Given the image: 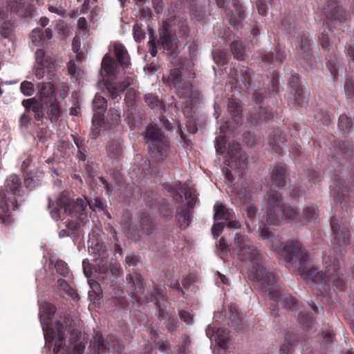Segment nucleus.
Instances as JSON below:
<instances>
[{"instance_id":"obj_1","label":"nucleus","mask_w":354,"mask_h":354,"mask_svg":"<svg viewBox=\"0 0 354 354\" xmlns=\"http://www.w3.org/2000/svg\"><path fill=\"white\" fill-rule=\"evenodd\" d=\"M24 192L20 177L11 174L6 180L0 189V222L9 224L11 222L10 209L16 210L24 202Z\"/></svg>"},{"instance_id":"obj_2","label":"nucleus","mask_w":354,"mask_h":354,"mask_svg":"<svg viewBox=\"0 0 354 354\" xmlns=\"http://www.w3.org/2000/svg\"><path fill=\"white\" fill-rule=\"evenodd\" d=\"M264 217L270 225H277L282 219L301 220L297 209L286 205L282 201L281 194L277 191L270 190L264 196Z\"/></svg>"},{"instance_id":"obj_3","label":"nucleus","mask_w":354,"mask_h":354,"mask_svg":"<svg viewBox=\"0 0 354 354\" xmlns=\"http://www.w3.org/2000/svg\"><path fill=\"white\" fill-rule=\"evenodd\" d=\"M270 241L272 250L284 257L287 267L292 266L303 272L306 271L308 254L299 242L291 241L284 245L276 236L272 237Z\"/></svg>"},{"instance_id":"obj_4","label":"nucleus","mask_w":354,"mask_h":354,"mask_svg":"<svg viewBox=\"0 0 354 354\" xmlns=\"http://www.w3.org/2000/svg\"><path fill=\"white\" fill-rule=\"evenodd\" d=\"M145 142L148 145L150 157L157 162L163 161L168 156L169 138L156 124L148 125L144 132Z\"/></svg>"},{"instance_id":"obj_5","label":"nucleus","mask_w":354,"mask_h":354,"mask_svg":"<svg viewBox=\"0 0 354 354\" xmlns=\"http://www.w3.org/2000/svg\"><path fill=\"white\" fill-rule=\"evenodd\" d=\"M325 270L319 272L315 268H310L308 272L313 281L330 285L332 283L338 288H342L344 280L338 272V262L335 257L324 255Z\"/></svg>"},{"instance_id":"obj_6","label":"nucleus","mask_w":354,"mask_h":354,"mask_svg":"<svg viewBox=\"0 0 354 354\" xmlns=\"http://www.w3.org/2000/svg\"><path fill=\"white\" fill-rule=\"evenodd\" d=\"M234 250L241 261H255L259 259V252L257 247L245 235L237 233L234 238Z\"/></svg>"},{"instance_id":"obj_7","label":"nucleus","mask_w":354,"mask_h":354,"mask_svg":"<svg viewBox=\"0 0 354 354\" xmlns=\"http://www.w3.org/2000/svg\"><path fill=\"white\" fill-rule=\"evenodd\" d=\"M91 345L97 354H106L111 349L113 354H122L124 350L122 342L113 335H109L106 339L96 335Z\"/></svg>"},{"instance_id":"obj_8","label":"nucleus","mask_w":354,"mask_h":354,"mask_svg":"<svg viewBox=\"0 0 354 354\" xmlns=\"http://www.w3.org/2000/svg\"><path fill=\"white\" fill-rule=\"evenodd\" d=\"M39 89V97L46 104V107L50 108V120H57L60 114V108L55 96V88L50 82H42L38 85Z\"/></svg>"},{"instance_id":"obj_9","label":"nucleus","mask_w":354,"mask_h":354,"mask_svg":"<svg viewBox=\"0 0 354 354\" xmlns=\"http://www.w3.org/2000/svg\"><path fill=\"white\" fill-rule=\"evenodd\" d=\"M66 326L56 322L55 326H51L44 332V338L46 344L55 341L53 352L55 354H59L64 350L66 342Z\"/></svg>"},{"instance_id":"obj_10","label":"nucleus","mask_w":354,"mask_h":354,"mask_svg":"<svg viewBox=\"0 0 354 354\" xmlns=\"http://www.w3.org/2000/svg\"><path fill=\"white\" fill-rule=\"evenodd\" d=\"M253 272L249 274L252 281L259 283L263 291L274 288L275 284L274 274L263 267H254Z\"/></svg>"},{"instance_id":"obj_11","label":"nucleus","mask_w":354,"mask_h":354,"mask_svg":"<svg viewBox=\"0 0 354 354\" xmlns=\"http://www.w3.org/2000/svg\"><path fill=\"white\" fill-rule=\"evenodd\" d=\"M159 37L164 50L174 52L177 48L178 40L168 23H163L159 28Z\"/></svg>"},{"instance_id":"obj_12","label":"nucleus","mask_w":354,"mask_h":354,"mask_svg":"<svg viewBox=\"0 0 354 354\" xmlns=\"http://www.w3.org/2000/svg\"><path fill=\"white\" fill-rule=\"evenodd\" d=\"M88 205V201L82 198H77L75 201L71 199H66V201H64L60 198L57 201V206L63 207L66 212L75 216L83 214Z\"/></svg>"},{"instance_id":"obj_13","label":"nucleus","mask_w":354,"mask_h":354,"mask_svg":"<svg viewBox=\"0 0 354 354\" xmlns=\"http://www.w3.org/2000/svg\"><path fill=\"white\" fill-rule=\"evenodd\" d=\"M133 78L131 77H127L119 86V88H117L113 83L111 82H100L97 84L99 88L103 93H107L110 97L113 99H116L119 95L118 89L120 91H124L129 86L133 84Z\"/></svg>"},{"instance_id":"obj_14","label":"nucleus","mask_w":354,"mask_h":354,"mask_svg":"<svg viewBox=\"0 0 354 354\" xmlns=\"http://www.w3.org/2000/svg\"><path fill=\"white\" fill-rule=\"evenodd\" d=\"M232 6L234 10L228 13V21L234 28L239 29L242 27V22L245 19V12L239 0H232Z\"/></svg>"},{"instance_id":"obj_15","label":"nucleus","mask_w":354,"mask_h":354,"mask_svg":"<svg viewBox=\"0 0 354 354\" xmlns=\"http://www.w3.org/2000/svg\"><path fill=\"white\" fill-rule=\"evenodd\" d=\"M120 224L123 232L128 239L137 241L141 239L138 227L130 222L129 215H124L121 218Z\"/></svg>"},{"instance_id":"obj_16","label":"nucleus","mask_w":354,"mask_h":354,"mask_svg":"<svg viewBox=\"0 0 354 354\" xmlns=\"http://www.w3.org/2000/svg\"><path fill=\"white\" fill-rule=\"evenodd\" d=\"M331 227L335 235V239L339 245L351 243L350 232L346 227H342L333 218L331 221Z\"/></svg>"},{"instance_id":"obj_17","label":"nucleus","mask_w":354,"mask_h":354,"mask_svg":"<svg viewBox=\"0 0 354 354\" xmlns=\"http://www.w3.org/2000/svg\"><path fill=\"white\" fill-rule=\"evenodd\" d=\"M272 185L277 187H286L289 185L286 176V168L283 166H276L272 173Z\"/></svg>"},{"instance_id":"obj_18","label":"nucleus","mask_w":354,"mask_h":354,"mask_svg":"<svg viewBox=\"0 0 354 354\" xmlns=\"http://www.w3.org/2000/svg\"><path fill=\"white\" fill-rule=\"evenodd\" d=\"M55 313V306L50 303H43L39 309V319L44 332L47 330L48 320L50 319Z\"/></svg>"},{"instance_id":"obj_19","label":"nucleus","mask_w":354,"mask_h":354,"mask_svg":"<svg viewBox=\"0 0 354 354\" xmlns=\"http://www.w3.org/2000/svg\"><path fill=\"white\" fill-rule=\"evenodd\" d=\"M232 167L235 169L242 171L245 170L248 165V156L240 149H236L235 153L232 151H230Z\"/></svg>"},{"instance_id":"obj_20","label":"nucleus","mask_w":354,"mask_h":354,"mask_svg":"<svg viewBox=\"0 0 354 354\" xmlns=\"http://www.w3.org/2000/svg\"><path fill=\"white\" fill-rule=\"evenodd\" d=\"M113 48L118 64L124 68L129 67L131 64L130 57L124 46L120 43H115Z\"/></svg>"},{"instance_id":"obj_21","label":"nucleus","mask_w":354,"mask_h":354,"mask_svg":"<svg viewBox=\"0 0 354 354\" xmlns=\"http://www.w3.org/2000/svg\"><path fill=\"white\" fill-rule=\"evenodd\" d=\"M298 56L306 61L310 60L312 57V52L310 48V40L306 35L300 38L299 44L297 47Z\"/></svg>"},{"instance_id":"obj_22","label":"nucleus","mask_w":354,"mask_h":354,"mask_svg":"<svg viewBox=\"0 0 354 354\" xmlns=\"http://www.w3.org/2000/svg\"><path fill=\"white\" fill-rule=\"evenodd\" d=\"M102 68L108 76L115 77L118 73V64L109 54H106L102 61Z\"/></svg>"},{"instance_id":"obj_23","label":"nucleus","mask_w":354,"mask_h":354,"mask_svg":"<svg viewBox=\"0 0 354 354\" xmlns=\"http://www.w3.org/2000/svg\"><path fill=\"white\" fill-rule=\"evenodd\" d=\"M230 50L234 58L238 60H245L247 57L246 48L240 39L234 40L230 44Z\"/></svg>"},{"instance_id":"obj_24","label":"nucleus","mask_w":354,"mask_h":354,"mask_svg":"<svg viewBox=\"0 0 354 354\" xmlns=\"http://www.w3.org/2000/svg\"><path fill=\"white\" fill-rule=\"evenodd\" d=\"M255 113H254V120L256 122H265L268 120H270L274 116V111L272 109L268 108L267 106H263V105H259L258 106H254Z\"/></svg>"},{"instance_id":"obj_25","label":"nucleus","mask_w":354,"mask_h":354,"mask_svg":"<svg viewBox=\"0 0 354 354\" xmlns=\"http://www.w3.org/2000/svg\"><path fill=\"white\" fill-rule=\"evenodd\" d=\"M227 111L232 115L234 121L239 124L241 122L242 109L239 102L234 99H229L227 104Z\"/></svg>"},{"instance_id":"obj_26","label":"nucleus","mask_w":354,"mask_h":354,"mask_svg":"<svg viewBox=\"0 0 354 354\" xmlns=\"http://www.w3.org/2000/svg\"><path fill=\"white\" fill-rule=\"evenodd\" d=\"M191 208L187 207H182L180 210L177 211L176 217L179 226L182 229L187 228L191 223Z\"/></svg>"},{"instance_id":"obj_27","label":"nucleus","mask_w":354,"mask_h":354,"mask_svg":"<svg viewBox=\"0 0 354 354\" xmlns=\"http://www.w3.org/2000/svg\"><path fill=\"white\" fill-rule=\"evenodd\" d=\"M44 173L40 171H31L26 174L24 180L25 185L27 188H35L39 185Z\"/></svg>"},{"instance_id":"obj_28","label":"nucleus","mask_w":354,"mask_h":354,"mask_svg":"<svg viewBox=\"0 0 354 354\" xmlns=\"http://www.w3.org/2000/svg\"><path fill=\"white\" fill-rule=\"evenodd\" d=\"M70 341L73 344V354L84 353L86 342L84 339H82L80 334L77 333H72Z\"/></svg>"},{"instance_id":"obj_29","label":"nucleus","mask_w":354,"mask_h":354,"mask_svg":"<svg viewBox=\"0 0 354 354\" xmlns=\"http://www.w3.org/2000/svg\"><path fill=\"white\" fill-rule=\"evenodd\" d=\"M232 216V212L231 210L227 209L221 203H217L214 205V220H229L231 218Z\"/></svg>"},{"instance_id":"obj_30","label":"nucleus","mask_w":354,"mask_h":354,"mask_svg":"<svg viewBox=\"0 0 354 354\" xmlns=\"http://www.w3.org/2000/svg\"><path fill=\"white\" fill-rule=\"evenodd\" d=\"M174 88L176 89L178 95L181 97H191L193 95V86L189 81H182Z\"/></svg>"},{"instance_id":"obj_31","label":"nucleus","mask_w":354,"mask_h":354,"mask_svg":"<svg viewBox=\"0 0 354 354\" xmlns=\"http://www.w3.org/2000/svg\"><path fill=\"white\" fill-rule=\"evenodd\" d=\"M93 108L95 115H101L107 108L106 100L104 97L96 94L93 100Z\"/></svg>"},{"instance_id":"obj_32","label":"nucleus","mask_w":354,"mask_h":354,"mask_svg":"<svg viewBox=\"0 0 354 354\" xmlns=\"http://www.w3.org/2000/svg\"><path fill=\"white\" fill-rule=\"evenodd\" d=\"M182 70L180 68H176L171 70L168 80H162V81L169 86H176L180 84L183 80L181 78Z\"/></svg>"},{"instance_id":"obj_33","label":"nucleus","mask_w":354,"mask_h":354,"mask_svg":"<svg viewBox=\"0 0 354 354\" xmlns=\"http://www.w3.org/2000/svg\"><path fill=\"white\" fill-rule=\"evenodd\" d=\"M166 295L165 293V288L162 287L155 286L153 288V292L151 294L150 299L147 301H156L157 308H160V301H165Z\"/></svg>"},{"instance_id":"obj_34","label":"nucleus","mask_w":354,"mask_h":354,"mask_svg":"<svg viewBox=\"0 0 354 354\" xmlns=\"http://www.w3.org/2000/svg\"><path fill=\"white\" fill-rule=\"evenodd\" d=\"M57 285L60 290H62L67 295L70 296L73 299H79L80 297L76 290L72 288L64 279H58Z\"/></svg>"},{"instance_id":"obj_35","label":"nucleus","mask_w":354,"mask_h":354,"mask_svg":"<svg viewBox=\"0 0 354 354\" xmlns=\"http://www.w3.org/2000/svg\"><path fill=\"white\" fill-rule=\"evenodd\" d=\"M140 227L144 234L149 235L155 229V225L149 216H145L141 219Z\"/></svg>"},{"instance_id":"obj_36","label":"nucleus","mask_w":354,"mask_h":354,"mask_svg":"<svg viewBox=\"0 0 354 354\" xmlns=\"http://www.w3.org/2000/svg\"><path fill=\"white\" fill-rule=\"evenodd\" d=\"M24 2L22 0H15L7 3V8H10V12H15L19 15H24Z\"/></svg>"},{"instance_id":"obj_37","label":"nucleus","mask_w":354,"mask_h":354,"mask_svg":"<svg viewBox=\"0 0 354 354\" xmlns=\"http://www.w3.org/2000/svg\"><path fill=\"white\" fill-rule=\"evenodd\" d=\"M46 108V105L41 100L40 102L37 100L32 106V111L35 113V118L37 120H41L44 116V109Z\"/></svg>"},{"instance_id":"obj_38","label":"nucleus","mask_w":354,"mask_h":354,"mask_svg":"<svg viewBox=\"0 0 354 354\" xmlns=\"http://www.w3.org/2000/svg\"><path fill=\"white\" fill-rule=\"evenodd\" d=\"M55 59V55H48L46 56L44 62L40 65V66L46 68L49 73H52L55 71L57 68Z\"/></svg>"},{"instance_id":"obj_39","label":"nucleus","mask_w":354,"mask_h":354,"mask_svg":"<svg viewBox=\"0 0 354 354\" xmlns=\"http://www.w3.org/2000/svg\"><path fill=\"white\" fill-rule=\"evenodd\" d=\"M317 216V209L315 205L307 207L303 210L302 216L307 221H312L315 220Z\"/></svg>"},{"instance_id":"obj_40","label":"nucleus","mask_w":354,"mask_h":354,"mask_svg":"<svg viewBox=\"0 0 354 354\" xmlns=\"http://www.w3.org/2000/svg\"><path fill=\"white\" fill-rule=\"evenodd\" d=\"M108 150L109 156L112 158H118L122 153V147L118 142H111Z\"/></svg>"},{"instance_id":"obj_41","label":"nucleus","mask_w":354,"mask_h":354,"mask_svg":"<svg viewBox=\"0 0 354 354\" xmlns=\"http://www.w3.org/2000/svg\"><path fill=\"white\" fill-rule=\"evenodd\" d=\"M281 303L284 306V307L291 310H295L297 309L296 299L290 295L283 296L281 299Z\"/></svg>"},{"instance_id":"obj_42","label":"nucleus","mask_w":354,"mask_h":354,"mask_svg":"<svg viewBox=\"0 0 354 354\" xmlns=\"http://www.w3.org/2000/svg\"><path fill=\"white\" fill-rule=\"evenodd\" d=\"M194 191L190 188H185L184 190L185 197L187 200V207L191 209L194 208V206L196 202V197L194 194Z\"/></svg>"},{"instance_id":"obj_43","label":"nucleus","mask_w":354,"mask_h":354,"mask_svg":"<svg viewBox=\"0 0 354 354\" xmlns=\"http://www.w3.org/2000/svg\"><path fill=\"white\" fill-rule=\"evenodd\" d=\"M56 271L63 277H68L69 275V269L67 264L62 260H57L55 265Z\"/></svg>"},{"instance_id":"obj_44","label":"nucleus","mask_w":354,"mask_h":354,"mask_svg":"<svg viewBox=\"0 0 354 354\" xmlns=\"http://www.w3.org/2000/svg\"><path fill=\"white\" fill-rule=\"evenodd\" d=\"M214 58L217 63L221 65H224L228 62L230 57L224 50H217L214 54Z\"/></svg>"},{"instance_id":"obj_45","label":"nucleus","mask_w":354,"mask_h":354,"mask_svg":"<svg viewBox=\"0 0 354 354\" xmlns=\"http://www.w3.org/2000/svg\"><path fill=\"white\" fill-rule=\"evenodd\" d=\"M145 100L151 109L158 107L160 104V102L158 97L152 93L146 94L145 95Z\"/></svg>"},{"instance_id":"obj_46","label":"nucleus","mask_w":354,"mask_h":354,"mask_svg":"<svg viewBox=\"0 0 354 354\" xmlns=\"http://www.w3.org/2000/svg\"><path fill=\"white\" fill-rule=\"evenodd\" d=\"M21 93L26 96H31L34 93L33 84L30 82L24 81L20 86Z\"/></svg>"},{"instance_id":"obj_47","label":"nucleus","mask_w":354,"mask_h":354,"mask_svg":"<svg viewBox=\"0 0 354 354\" xmlns=\"http://www.w3.org/2000/svg\"><path fill=\"white\" fill-rule=\"evenodd\" d=\"M30 39L32 42L35 46H39L43 39V34L40 28L34 29L30 34Z\"/></svg>"},{"instance_id":"obj_48","label":"nucleus","mask_w":354,"mask_h":354,"mask_svg":"<svg viewBox=\"0 0 354 354\" xmlns=\"http://www.w3.org/2000/svg\"><path fill=\"white\" fill-rule=\"evenodd\" d=\"M133 34L135 40L137 42H140L145 37V33L142 30L141 27L138 24H135L133 27Z\"/></svg>"},{"instance_id":"obj_49","label":"nucleus","mask_w":354,"mask_h":354,"mask_svg":"<svg viewBox=\"0 0 354 354\" xmlns=\"http://www.w3.org/2000/svg\"><path fill=\"white\" fill-rule=\"evenodd\" d=\"M291 92L295 95V100L298 104L304 103V91L301 86H297L295 89H292Z\"/></svg>"},{"instance_id":"obj_50","label":"nucleus","mask_w":354,"mask_h":354,"mask_svg":"<svg viewBox=\"0 0 354 354\" xmlns=\"http://www.w3.org/2000/svg\"><path fill=\"white\" fill-rule=\"evenodd\" d=\"M71 234V236L75 238L77 236V230L80 227L79 224L75 221H68L66 225Z\"/></svg>"},{"instance_id":"obj_51","label":"nucleus","mask_w":354,"mask_h":354,"mask_svg":"<svg viewBox=\"0 0 354 354\" xmlns=\"http://www.w3.org/2000/svg\"><path fill=\"white\" fill-rule=\"evenodd\" d=\"M338 125L341 130H348L351 128L350 119L345 115H340Z\"/></svg>"},{"instance_id":"obj_52","label":"nucleus","mask_w":354,"mask_h":354,"mask_svg":"<svg viewBox=\"0 0 354 354\" xmlns=\"http://www.w3.org/2000/svg\"><path fill=\"white\" fill-rule=\"evenodd\" d=\"M295 344L293 342H286L280 348L281 354H292L295 350Z\"/></svg>"},{"instance_id":"obj_53","label":"nucleus","mask_w":354,"mask_h":354,"mask_svg":"<svg viewBox=\"0 0 354 354\" xmlns=\"http://www.w3.org/2000/svg\"><path fill=\"white\" fill-rule=\"evenodd\" d=\"M259 234L263 239H271L272 237L274 236L272 232L266 227H259Z\"/></svg>"},{"instance_id":"obj_54","label":"nucleus","mask_w":354,"mask_h":354,"mask_svg":"<svg viewBox=\"0 0 354 354\" xmlns=\"http://www.w3.org/2000/svg\"><path fill=\"white\" fill-rule=\"evenodd\" d=\"M215 148L216 152L223 154L225 150V146L224 144V138H216L215 140Z\"/></svg>"},{"instance_id":"obj_55","label":"nucleus","mask_w":354,"mask_h":354,"mask_svg":"<svg viewBox=\"0 0 354 354\" xmlns=\"http://www.w3.org/2000/svg\"><path fill=\"white\" fill-rule=\"evenodd\" d=\"M111 120L114 124H118L120 120V112L116 109H111L109 112Z\"/></svg>"},{"instance_id":"obj_56","label":"nucleus","mask_w":354,"mask_h":354,"mask_svg":"<svg viewBox=\"0 0 354 354\" xmlns=\"http://www.w3.org/2000/svg\"><path fill=\"white\" fill-rule=\"evenodd\" d=\"M224 227H225L224 223H215L212 226V232L215 238H217L220 235V234L222 232Z\"/></svg>"},{"instance_id":"obj_57","label":"nucleus","mask_w":354,"mask_h":354,"mask_svg":"<svg viewBox=\"0 0 354 354\" xmlns=\"http://www.w3.org/2000/svg\"><path fill=\"white\" fill-rule=\"evenodd\" d=\"M48 55V54H46L44 50L38 49L35 52L36 62L40 66L44 62L46 56Z\"/></svg>"},{"instance_id":"obj_58","label":"nucleus","mask_w":354,"mask_h":354,"mask_svg":"<svg viewBox=\"0 0 354 354\" xmlns=\"http://www.w3.org/2000/svg\"><path fill=\"white\" fill-rule=\"evenodd\" d=\"M264 292L268 294V296L271 299L281 302V299H282V297H281L279 292L277 290L273 289V288H272L271 289L267 290V291Z\"/></svg>"},{"instance_id":"obj_59","label":"nucleus","mask_w":354,"mask_h":354,"mask_svg":"<svg viewBox=\"0 0 354 354\" xmlns=\"http://www.w3.org/2000/svg\"><path fill=\"white\" fill-rule=\"evenodd\" d=\"M179 314L180 319L187 324H191L192 323L193 316L189 312L185 310H180Z\"/></svg>"},{"instance_id":"obj_60","label":"nucleus","mask_w":354,"mask_h":354,"mask_svg":"<svg viewBox=\"0 0 354 354\" xmlns=\"http://www.w3.org/2000/svg\"><path fill=\"white\" fill-rule=\"evenodd\" d=\"M36 101L37 100L35 98L26 99L22 101V105L26 109V113L28 112L30 110H32V106H34Z\"/></svg>"},{"instance_id":"obj_61","label":"nucleus","mask_w":354,"mask_h":354,"mask_svg":"<svg viewBox=\"0 0 354 354\" xmlns=\"http://www.w3.org/2000/svg\"><path fill=\"white\" fill-rule=\"evenodd\" d=\"M127 281L129 283H131L133 286H136V284L141 283L142 277L139 274L137 273H136L134 276L129 274L127 277Z\"/></svg>"},{"instance_id":"obj_62","label":"nucleus","mask_w":354,"mask_h":354,"mask_svg":"<svg viewBox=\"0 0 354 354\" xmlns=\"http://www.w3.org/2000/svg\"><path fill=\"white\" fill-rule=\"evenodd\" d=\"M257 7L258 12L261 15H266L268 11V6L265 2L261 0H259L257 2Z\"/></svg>"},{"instance_id":"obj_63","label":"nucleus","mask_w":354,"mask_h":354,"mask_svg":"<svg viewBox=\"0 0 354 354\" xmlns=\"http://www.w3.org/2000/svg\"><path fill=\"white\" fill-rule=\"evenodd\" d=\"M91 209H96L97 210H103L104 209L103 203L101 200L95 198L92 203H88Z\"/></svg>"},{"instance_id":"obj_64","label":"nucleus","mask_w":354,"mask_h":354,"mask_svg":"<svg viewBox=\"0 0 354 354\" xmlns=\"http://www.w3.org/2000/svg\"><path fill=\"white\" fill-rule=\"evenodd\" d=\"M321 42H322V48L325 50H329L331 48V44L330 43V41H329V39H328V37L325 35V34H323L322 35V37H321Z\"/></svg>"}]
</instances>
